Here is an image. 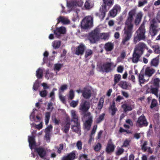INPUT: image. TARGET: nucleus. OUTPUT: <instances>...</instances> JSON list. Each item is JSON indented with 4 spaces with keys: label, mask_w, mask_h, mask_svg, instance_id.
I'll return each instance as SVG.
<instances>
[{
    "label": "nucleus",
    "mask_w": 160,
    "mask_h": 160,
    "mask_svg": "<svg viewBox=\"0 0 160 160\" xmlns=\"http://www.w3.org/2000/svg\"><path fill=\"white\" fill-rule=\"evenodd\" d=\"M75 152L73 151L68 153L67 155L64 156L61 158V160H74L75 158Z\"/></svg>",
    "instance_id": "19"
},
{
    "label": "nucleus",
    "mask_w": 160,
    "mask_h": 160,
    "mask_svg": "<svg viewBox=\"0 0 160 160\" xmlns=\"http://www.w3.org/2000/svg\"><path fill=\"white\" fill-rule=\"evenodd\" d=\"M114 45L111 42H108L106 43L104 46V48L107 52L111 51L113 48Z\"/></svg>",
    "instance_id": "24"
},
{
    "label": "nucleus",
    "mask_w": 160,
    "mask_h": 160,
    "mask_svg": "<svg viewBox=\"0 0 160 160\" xmlns=\"http://www.w3.org/2000/svg\"><path fill=\"white\" fill-rule=\"evenodd\" d=\"M92 118H89L88 120H87L84 124V126L85 129L88 131L90 129V128L91 126L92 122Z\"/></svg>",
    "instance_id": "28"
},
{
    "label": "nucleus",
    "mask_w": 160,
    "mask_h": 160,
    "mask_svg": "<svg viewBox=\"0 0 160 160\" xmlns=\"http://www.w3.org/2000/svg\"><path fill=\"white\" fill-rule=\"evenodd\" d=\"M151 48H152L154 53L156 54H160V47L158 45H154L152 46Z\"/></svg>",
    "instance_id": "36"
},
{
    "label": "nucleus",
    "mask_w": 160,
    "mask_h": 160,
    "mask_svg": "<svg viewBox=\"0 0 160 160\" xmlns=\"http://www.w3.org/2000/svg\"><path fill=\"white\" fill-rule=\"evenodd\" d=\"M130 141L128 140H126L123 142V144L122 147H127L129 145Z\"/></svg>",
    "instance_id": "62"
},
{
    "label": "nucleus",
    "mask_w": 160,
    "mask_h": 160,
    "mask_svg": "<svg viewBox=\"0 0 160 160\" xmlns=\"http://www.w3.org/2000/svg\"><path fill=\"white\" fill-rule=\"evenodd\" d=\"M50 116V113L49 112H46L45 113V123L46 125H47L49 122Z\"/></svg>",
    "instance_id": "42"
},
{
    "label": "nucleus",
    "mask_w": 160,
    "mask_h": 160,
    "mask_svg": "<svg viewBox=\"0 0 160 160\" xmlns=\"http://www.w3.org/2000/svg\"><path fill=\"white\" fill-rule=\"evenodd\" d=\"M108 35L105 33H100V38L106 39L108 38Z\"/></svg>",
    "instance_id": "61"
},
{
    "label": "nucleus",
    "mask_w": 160,
    "mask_h": 160,
    "mask_svg": "<svg viewBox=\"0 0 160 160\" xmlns=\"http://www.w3.org/2000/svg\"><path fill=\"white\" fill-rule=\"evenodd\" d=\"M155 72L154 69L147 68L145 70V74L149 77L151 76Z\"/></svg>",
    "instance_id": "27"
},
{
    "label": "nucleus",
    "mask_w": 160,
    "mask_h": 160,
    "mask_svg": "<svg viewBox=\"0 0 160 160\" xmlns=\"http://www.w3.org/2000/svg\"><path fill=\"white\" fill-rule=\"evenodd\" d=\"M160 29L158 28V26L156 20L153 18L150 22L149 32L152 36H154L158 33Z\"/></svg>",
    "instance_id": "4"
},
{
    "label": "nucleus",
    "mask_w": 160,
    "mask_h": 160,
    "mask_svg": "<svg viewBox=\"0 0 160 160\" xmlns=\"http://www.w3.org/2000/svg\"><path fill=\"white\" fill-rule=\"evenodd\" d=\"M160 82V80L158 78H157L154 80L153 84L156 87L159 88Z\"/></svg>",
    "instance_id": "50"
},
{
    "label": "nucleus",
    "mask_w": 160,
    "mask_h": 160,
    "mask_svg": "<svg viewBox=\"0 0 160 160\" xmlns=\"http://www.w3.org/2000/svg\"><path fill=\"white\" fill-rule=\"evenodd\" d=\"M92 18L91 16H88L84 18L82 20L81 25L82 28L84 29L90 28L92 27Z\"/></svg>",
    "instance_id": "5"
},
{
    "label": "nucleus",
    "mask_w": 160,
    "mask_h": 160,
    "mask_svg": "<svg viewBox=\"0 0 160 160\" xmlns=\"http://www.w3.org/2000/svg\"><path fill=\"white\" fill-rule=\"evenodd\" d=\"M148 144V142L147 141H144L143 143L141 145V148L142 150L144 152H146L148 147L146 146Z\"/></svg>",
    "instance_id": "44"
},
{
    "label": "nucleus",
    "mask_w": 160,
    "mask_h": 160,
    "mask_svg": "<svg viewBox=\"0 0 160 160\" xmlns=\"http://www.w3.org/2000/svg\"><path fill=\"white\" fill-rule=\"evenodd\" d=\"M120 7L117 5H115L112 9L110 11V16L112 17H115L117 14L118 12L120 11Z\"/></svg>",
    "instance_id": "18"
},
{
    "label": "nucleus",
    "mask_w": 160,
    "mask_h": 160,
    "mask_svg": "<svg viewBox=\"0 0 160 160\" xmlns=\"http://www.w3.org/2000/svg\"><path fill=\"white\" fill-rule=\"evenodd\" d=\"M35 150L41 158L45 159L46 155V152L44 148L42 147L36 148Z\"/></svg>",
    "instance_id": "14"
},
{
    "label": "nucleus",
    "mask_w": 160,
    "mask_h": 160,
    "mask_svg": "<svg viewBox=\"0 0 160 160\" xmlns=\"http://www.w3.org/2000/svg\"><path fill=\"white\" fill-rule=\"evenodd\" d=\"M86 9L89 10L92 8L93 5L91 3L90 0H86L84 5Z\"/></svg>",
    "instance_id": "33"
},
{
    "label": "nucleus",
    "mask_w": 160,
    "mask_h": 160,
    "mask_svg": "<svg viewBox=\"0 0 160 160\" xmlns=\"http://www.w3.org/2000/svg\"><path fill=\"white\" fill-rule=\"evenodd\" d=\"M53 74L52 73H50L48 70L46 71V72L45 77L48 79L49 78V77H53Z\"/></svg>",
    "instance_id": "53"
},
{
    "label": "nucleus",
    "mask_w": 160,
    "mask_h": 160,
    "mask_svg": "<svg viewBox=\"0 0 160 160\" xmlns=\"http://www.w3.org/2000/svg\"><path fill=\"white\" fill-rule=\"evenodd\" d=\"M76 146L78 149L81 150L82 149V142L81 141H78L77 143Z\"/></svg>",
    "instance_id": "55"
},
{
    "label": "nucleus",
    "mask_w": 160,
    "mask_h": 160,
    "mask_svg": "<svg viewBox=\"0 0 160 160\" xmlns=\"http://www.w3.org/2000/svg\"><path fill=\"white\" fill-rule=\"evenodd\" d=\"M143 15V13L141 11L136 13V9L135 8L128 12L125 23L126 26L124 31L125 36L122 39L121 45L126 47L129 45V41L133 32V22L136 26L138 25L141 21Z\"/></svg>",
    "instance_id": "1"
},
{
    "label": "nucleus",
    "mask_w": 160,
    "mask_h": 160,
    "mask_svg": "<svg viewBox=\"0 0 160 160\" xmlns=\"http://www.w3.org/2000/svg\"><path fill=\"white\" fill-rule=\"evenodd\" d=\"M124 99V98L123 97L120 96H118L115 99V101L117 102H120L122 100Z\"/></svg>",
    "instance_id": "63"
},
{
    "label": "nucleus",
    "mask_w": 160,
    "mask_h": 160,
    "mask_svg": "<svg viewBox=\"0 0 160 160\" xmlns=\"http://www.w3.org/2000/svg\"><path fill=\"white\" fill-rule=\"evenodd\" d=\"M124 152V149L122 147L117 148V150L116 152V154L117 156H119L122 154Z\"/></svg>",
    "instance_id": "48"
},
{
    "label": "nucleus",
    "mask_w": 160,
    "mask_h": 160,
    "mask_svg": "<svg viewBox=\"0 0 160 160\" xmlns=\"http://www.w3.org/2000/svg\"><path fill=\"white\" fill-rule=\"evenodd\" d=\"M57 148L58 149V152L59 154L61 153V151L63 149V144L62 143L60 144H59V147Z\"/></svg>",
    "instance_id": "57"
},
{
    "label": "nucleus",
    "mask_w": 160,
    "mask_h": 160,
    "mask_svg": "<svg viewBox=\"0 0 160 160\" xmlns=\"http://www.w3.org/2000/svg\"><path fill=\"white\" fill-rule=\"evenodd\" d=\"M66 32V28L62 26L57 28L56 29L53 31L54 33L57 38H59L61 34H65Z\"/></svg>",
    "instance_id": "13"
},
{
    "label": "nucleus",
    "mask_w": 160,
    "mask_h": 160,
    "mask_svg": "<svg viewBox=\"0 0 160 160\" xmlns=\"http://www.w3.org/2000/svg\"><path fill=\"white\" fill-rule=\"evenodd\" d=\"M74 124L71 126V129L73 132L78 133L79 135H80L81 133V127L79 122L74 123Z\"/></svg>",
    "instance_id": "17"
},
{
    "label": "nucleus",
    "mask_w": 160,
    "mask_h": 160,
    "mask_svg": "<svg viewBox=\"0 0 160 160\" xmlns=\"http://www.w3.org/2000/svg\"><path fill=\"white\" fill-rule=\"evenodd\" d=\"M124 70V68L122 66H119L117 67V71L118 72L122 73Z\"/></svg>",
    "instance_id": "59"
},
{
    "label": "nucleus",
    "mask_w": 160,
    "mask_h": 160,
    "mask_svg": "<svg viewBox=\"0 0 160 160\" xmlns=\"http://www.w3.org/2000/svg\"><path fill=\"white\" fill-rule=\"evenodd\" d=\"M102 1L104 4L102 5L101 7H105L106 9H107V6L110 8L114 4V0H102Z\"/></svg>",
    "instance_id": "23"
},
{
    "label": "nucleus",
    "mask_w": 160,
    "mask_h": 160,
    "mask_svg": "<svg viewBox=\"0 0 160 160\" xmlns=\"http://www.w3.org/2000/svg\"><path fill=\"white\" fill-rule=\"evenodd\" d=\"M28 141L29 143V146L31 149H32L36 145L34 137L33 136H28Z\"/></svg>",
    "instance_id": "21"
},
{
    "label": "nucleus",
    "mask_w": 160,
    "mask_h": 160,
    "mask_svg": "<svg viewBox=\"0 0 160 160\" xmlns=\"http://www.w3.org/2000/svg\"><path fill=\"white\" fill-rule=\"evenodd\" d=\"M70 121L68 119H66V121L65 122V125L64 126V132L65 133H67L68 132L70 128Z\"/></svg>",
    "instance_id": "32"
},
{
    "label": "nucleus",
    "mask_w": 160,
    "mask_h": 160,
    "mask_svg": "<svg viewBox=\"0 0 160 160\" xmlns=\"http://www.w3.org/2000/svg\"><path fill=\"white\" fill-rule=\"evenodd\" d=\"M107 11V9H105V7H102L101 6L99 10V12H96L95 15L96 17H98L100 20L102 21L105 17Z\"/></svg>",
    "instance_id": "11"
},
{
    "label": "nucleus",
    "mask_w": 160,
    "mask_h": 160,
    "mask_svg": "<svg viewBox=\"0 0 160 160\" xmlns=\"http://www.w3.org/2000/svg\"><path fill=\"white\" fill-rule=\"evenodd\" d=\"M148 124V123L143 115H142L138 118L136 122L137 125L140 128L147 127Z\"/></svg>",
    "instance_id": "9"
},
{
    "label": "nucleus",
    "mask_w": 160,
    "mask_h": 160,
    "mask_svg": "<svg viewBox=\"0 0 160 160\" xmlns=\"http://www.w3.org/2000/svg\"><path fill=\"white\" fill-rule=\"evenodd\" d=\"M121 76L120 74H116L114 76V85L118 83L120 80Z\"/></svg>",
    "instance_id": "38"
},
{
    "label": "nucleus",
    "mask_w": 160,
    "mask_h": 160,
    "mask_svg": "<svg viewBox=\"0 0 160 160\" xmlns=\"http://www.w3.org/2000/svg\"><path fill=\"white\" fill-rule=\"evenodd\" d=\"M159 55L157 57L152 60L150 63V65L151 66L157 67L158 66L159 62Z\"/></svg>",
    "instance_id": "22"
},
{
    "label": "nucleus",
    "mask_w": 160,
    "mask_h": 160,
    "mask_svg": "<svg viewBox=\"0 0 160 160\" xmlns=\"http://www.w3.org/2000/svg\"><path fill=\"white\" fill-rule=\"evenodd\" d=\"M109 109L111 110L112 115L113 116L115 114L118 109L115 107V103L114 101L112 102V104L110 106Z\"/></svg>",
    "instance_id": "30"
},
{
    "label": "nucleus",
    "mask_w": 160,
    "mask_h": 160,
    "mask_svg": "<svg viewBox=\"0 0 160 160\" xmlns=\"http://www.w3.org/2000/svg\"><path fill=\"white\" fill-rule=\"evenodd\" d=\"M142 55L134 51L132 57L131 58L132 62L134 63H137L139 61L140 58Z\"/></svg>",
    "instance_id": "20"
},
{
    "label": "nucleus",
    "mask_w": 160,
    "mask_h": 160,
    "mask_svg": "<svg viewBox=\"0 0 160 160\" xmlns=\"http://www.w3.org/2000/svg\"><path fill=\"white\" fill-rule=\"evenodd\" d=\"M147 0H143V1L142 2L139 1L138 2V7H141L143 6L145 4L147 3Z\"/></svg>",
    "instance_id": "54"
},
{
    "label": "nucleus",
    "mask_w": 160,
    "mask_h": 160,
    "mask_svg": "<svg viewBox=\"0 0 160 160\" xmlns=\"http://www.w3.org/2000/svg\"><path fill=\"white\" fill-rule=\"evenodd\" d=\"M120 86L123 89H127L128 85L126 81H121L119 83Z\"/></svg>",
    "instance_id": "39"
},
{
    "label": "nucleus",
    "mask_w": 160,
    "mask_h": 160,
    "mask_svg": "<svg viewBox=\"0 0 160 160\" xmlns=\"http://www.w3.org/2000/svg\"><path fill=\"white\" fill-rule=\"evenodd\" d=\"M146 30L144 24L142 23L136 31L134 36L133 42L135 44L141 40H145L146 39L145 34Z\"/></svg>",
    "instance_id": "2"
},
{
    "label": "nucleus",
    "mask_w": 160,
    "mask_h": 160,
    "mask_svg": "<svg viewBox=\"0 0 160 160\" xmlns=\"http://www.w3.org/2000/svg\"><path fill=\"white\" fill-rule=\"evenodd\" d=\"M93 54L92 50L88 49L85 51L84 57L87 59H89Z\"/></svg>",
    "instance_id": "29"
},
{
    "label": "nucleus",
    "mask_w": 160,
    "mask_h": 160,
    "mask_svg": "<svg viewBox=\"0 0 160 160\" xmlns=\"http://www.w3.org/2000/svg\"><path fill=\"white\" fill-rule=\"evenodd\" d=\"M145 49H146L147 50L148 49L146 45L144 42H140L136 46L134 51L142 55Z\"/></svg>",
    "instance_id": "10"
},
{
    "label": "nucleus",
    "mask_w": 160,
    "mask_h": 160,
    "mask_svg": "<svg viewBox=\"0 0 160 160\" xmlns=\"http://www.w3.org/2000/svg\"><path fill=\"white\" fill-rule=\"evenodd\" d=\"M144 76V73L141 72L138 75L139 82L140 84L142 83L143 84L145 81Z\"/></svg>",
    "instance_id": "34"
},
{
    "label": "nucleus",
    "mask_w": 160,
    "mask_h": 160,
    "mask_svg": "<svg viewBox=\"0 0 160 160\" xmlns=\"http://www.w3.org/2000/svg\"><path fill=\"white\" fill-rule=\"evenodd\" d=\"M72 120L71 121L74 123L79 122L78 116L76 114V112L75 110L71 111Z\"/></svg>",
    "instance_id": "26"
},
{
    "label": "nucleus",
    "mask_w": 160,
    "mask_h": 160,
    "mask_svg": "<svg viewBox=\"0 0 160 160\" xmlns=\"http://www.w3.org/2000/svg\"><path fill=\"white\" fill-rule=\"evenodd\" d=\"M86 49V47L82 43H80L75 49V54L82 56L83 54Z\"/></svg>",
    "instance_id": "12"
},
{
    "label": "nucleus",
    "mask_w": 160,
    "mask_h": 160,
    "mask_svg": "<svg viewBox=\"0 0 160 160\" xmlns=\"http://www.w3.org/2000/svg\"><path fill=\"white\" fill-rule=\"evenodd\" d=\"M48 92L46 90H44L40 91V96L42 97H45L47 95Z\"/></svg>",
    "instance_id": "52"
},
{
    "label": "nucleus",
    "mask_w": 160,
    "mask_h": 160,
    "mask_svg": "<svg viewBox=\"0 0 160 160\" xmlns=\"http://www.w3.org/2000/svg\"><path fill=\"white\" fill-rule=\"evenodd\" d=\"M104 102V98L101 97L100 98L98 105V109H101L103 106Z\"/></svg>",
    "instance_id": "37"
},
{
    "label": "nucleus",
    "mask_w": 160,
    "mask_h": 160,
    "mask_svg": "<svg viewBox=\"0 0 160 160\" xmlns=\"http://www.w3.org/2000/svg\"><path fill=\"white\" fill-rule=\"evenodd\" d=\"M90 108V104L88 102L84 101L80 103L79 109L81 114H84Z\"/></svg>",
    "instance_id": "8"
},
{
    "label": "nucleus",
    "mask_w": 160,
    "mask_h": 160,
    "mask_svg": "<svg viewBox=\"0 0 160 160\" xmlns=\"http://www.w3.org/2000/svg\"><path fill=\"white\" fill-rule=\"evenodd\" d=\"M134 107V102L130 99L127 101V103H124L121 106L124 112L132 111Z\"/></svg>",
    "instance_id": "7"
},
{
    "label": "nucleus",
    "mask_w": 160,
    "mask_h": 160,
    "mask_svg": "<svg viewBox=\"0 0 160 160\" xmlns=\"http://www.w3.org/2000/svg\"><path fill=\"white\" fill-rule=\"evenodd\" d=\"M102 145L100 143H98L94 147V149L96 152L99 151L101 149Z\"/></svg>",
    "instance_id": "49"
},
{
    "label": "nucleus",
    "mask_w": 160,
    "mask_h": 160,
    "mask_svg": "<svg viewBox=\"0 0 160 160\" xmlns=\"http://www.w3.org/2000/svg\"><path fill=\"white\" fill-rule=\"evenodd\" d=\"M97 128V125H94L93 126V128L91 131V135H93L95 134L96 129Z\"/></svg>",
    "instance_id": "58"
},
{
    "label": "nucleus",
    "mask_w": 160,
    "mask_h": 160,
    "mask_svg": "<svg viewBox=\"0 0 160 160\" xmlns=\"http://www.w3.org/2000/svg\"><path fill=\"white\" fill-rule=\"evenodd\" d=\"M83 97L86 99H89L91 96V92L90 89L87 87L84 88L83 91H81Z\"/></svg>",
    "instance_id": "15"
},
{
    "label": "nucleus",
    "mask_w": 160,
    "mask_h": 160,
    "mask_svg": "<svg viewBox=\"0 0 160 160\" xmlns=\"http://www.w3.org/2000/svg\"><path fill=\"white\" fill-rule=\"evenodd\" d=\"M62 67L63 65L62 64L58 63L55 64L54 65V70L59 71Z\"/></svg>",
    "instance_id": "43"
},
{
    "label": "nucleus",
    "mask_w": 160,
    "mask_h": 160,
    "mask_svg": "<svg viewBox=\"0 0 160 160\" xmlns=\"http://www.w3.org/2000/svg\"><path fill=\"white\" fill-rule=\"evenodd\" d=\"M75 6L81 7L83 4V2L82 0H75L73 1Z\"/></svg>",
    "instance_id": "41"
},
{
    "label": "nucleus",
    "mask_w": 160,
    "mask_h": 160,
    "mask_svg": "<svg viewBox=\"0 0 160 160\" xmlns=\"http://www.w3.org/2000/svg\"><path fill=\"white\" fill-rule=\"evenodd\" d=\"M74 94L72 90H71L69 94V98L71 100L73 99L74 97Z\"/></svg>",
    "instance_id": "60"
},
{
    "label": "nucleus",
    "mask_w": 160,
    "mask_h": 160,
    "mask_svg": "<svg viewBox=\"0 0 160 160\" xmlns=\"http://www.w3.org/2000/svg\"><path fill=\"white\" fill-rule=\"evenodd\" d=\"M105 116V114L104 113H102L101 115H100L97 119V123H99L102 121L104 119Z\"/></svg>",
    "instance_id": "45"
},
{
    "label": "nucleus",
    "mask_w": 160,
    "mask_h": 160,
    "mask_svg": "<svg viewBox=\"0 0 160 160\" xmlns=\"http://www.w3.org/2000/svg\"><path fill=\"white\" fill-rule=\"evenodd\" d=\"M115 65L112 62H106L103 63L100 66V68L102 72L108 73L112 71V67H114Z\"/></svg>",
    "instance_id": "6"
},
{
    "label": "nucleus",
    "mask_w": 160,
    "mask_h": 160,
    "mask_svg": "<svg viewBox=\"0 0 160 160\" xmlns=\"http://www.w3.org/2000/svg\"><path fill=\"white\" fill-rule=\"evenodd\" d=\"M39 87V83L36 81L33 84L32 89L33 90L36 91L38 89Z\"/></svg>",
    "instance_id": "51"
},
{
    "label": "nucleus",
    "mask_w": 160,
    "mask_h": 160,
    "mask_svg": "<svg viewBox=\"0 0 160 160\" xmlns=\"http://www.w3.org/2000/svg\"><path fill=\"white\" fill-rule=\"evenodd\" d=\"M53 108L52 107V104L51 102L49 103L48 104L47 110H50L51 112Z\"/></svg>",
    "instance_id": "64"
},
{
    "label": "nucleus",
    "mask_w": 160,
    "mask_h": 160,
    "mask_svg": "<svg viewBox=\"0 0 160 160\" xmlns=\"http://www.w3.org/2000/svg\"><path fill=\"white\" fill-rule=\"evenodd\" d=\"M61 41H54L52 43V46L54 49L59 48L61 45Z\"/></svg>",
    "instance_id": "35"
},
{
    "label": "nucleus",
    "mask_w": 160,
    "mask_h": 160,
    "mask_svg": "<svg viewBox=\"0 0 160 160\" xmlns=\"http://www.w3.org/2000/svg\"><path fill=\"white\" fill-rule=\"evenodd\" d=\"M158 105V102L157 100L155 99H153L152 101L150 108L151 109L153 108H154L157 106Z\"/></svg>",
    "instance_id": "46"
},
{
    "label": "nucleus",
    "mask_w": 160,
    "mask_h": 160,
    "mask_svg": "<svg viewBox=\"0 0 160 160\" xmlns=\"http://www.w3.org/2000/svg\"><path fill=\"white\" fill-rule=\"evenodd\" d=\"M43 70L40 68H39L36 72V76L38 79L42 78L43 76Z\"/></svg>",
    "instance_id": "31"
},
{
    "label": "nucleus",
    "mask_w": 160,
    "mask_h": 160,
    "mask_svg": "<svg viewBox=\"0 0 160 160\" xmlns=\"http://www.w3.org/2000/svg\"><path fill=\"white\" fill-rule=\"evenodd\" d=\"M88 38L91 44H94L98 42L100 38V33L99 28H96L90 32L88 33Z\"/></svg>",
    "instance_id": "3"
},
{
    "label": "nucleus",
    "mask_w": 160,
    "mask_h": 160,
    "mask_svg": "<svg viewBox=\"0 0 160 160\" xmlns=\"http://www.w3.org/2000/svg\"><path fill=\"white\" fill-rule=\"evenodd\" d=\"M60 22H61L63 24H68L70 23V21L67 18L60 16L58 18V21L57 24H59Z\"/></svg>",
    "instance_id": "25"
},
{
    "label": "nucleus",
    "mask_w": 160,
    "mask_h": 160,
    "mask_svg": "<svg viewBox=\"0 0 160 160\" xmlns=\"http://www.w3.org/2000/svg\"><path fill=\"white\" fill-rule=\"evenodd\" d=\"M115 146L113 144L111 139L109 140L106 148V151L108 153L113 152L115 148Z\"/></svg>",
    "instance_id": "16"
},
{
    "label": "nucleus",
    "mask_w": 160,
    "mask_h": 160,
    "mask_svg": "<svg viewBox=\"0 0 160 160\" xmlns=\"http://www.w3.org/2000/svg\"><path fill=\"white\" fill-rule=\"evenodd\" d=\"M68 88V85L67 84L62 85L59 90V92L60 94L62 92H63L64 91L66 90Z\"/></svg>",
    "instance_id": "47"
},
{
    "label": "nucleus",
    "mask_w": 160,
    "mask_h": 160,
    "mask_svg": "<svg viewBox=\"0 0 160 160\" xmlns=\"http://www.w3.org/2000/svg\"><path fill=\"white\" fill-rule=\"evenodd\" d=\"M151 92L157 97H158V88L156 87L155 88H152L150 89Z\"/></svg>",
    "instance_id": "40"
},
{
    "label": "nucleus",
    "mask_w": 160,
    "mask_h": 160,
    "mask_svg": "<svg viewBox=\"0 0 160 160\" xmlns=\"http://www.w3.org/2000/svg\"><path fill=\"white\" fill-rule=\"evenodd\" d=\"M78 103V101L73 100L70 103V106L72 107L75 108L77 106Z\"/></svg>",
    "instance_id": "56"
}]
</instances>
